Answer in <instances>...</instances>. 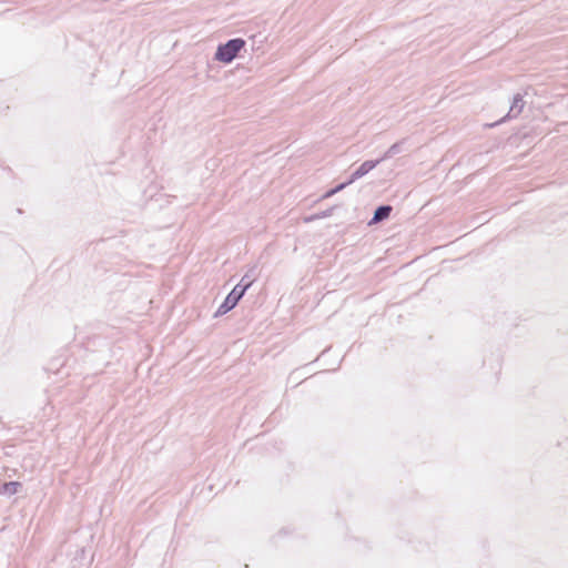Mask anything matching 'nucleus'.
<instances>
[{
    "instance_id": "1",
    "label": "nucleus",
    "mask_w": 568,
    "mask_h": 568,
    "mask_svg": "<svg viewBox=\"0 0 568 568\" xmlns=\"http://www.w3.org/2000/svg\"><path fill=\"white\" fill-rule=\"evenodd\" d=\"M257 276V266L254 265L250 267L243 275L241 281L232 288V291L226 295L224 301L221 303V305L219 306L214 314V317L222 316L232 311L245 295L246 291L256 281Z\"/></svg>"
},
{
    "instance_id": "2",
    "label": "nucleus",
    "mask_w": 568,
    "mask_h": 568,
    "mask_svg": "<svg viewBox=\"0 0 568 568\" xmlns=\"http://www.w3.org/2000/svg\"><path fill=\"white\" fill-rule=\"evenodd\" d=\"M246 41L243 38H232L224 43H220L214 53V60L224 64L231 63L240 55L245 48Z\"/></svg>"
},
{
    "instance_id": "3",
    "label": "nucleus",
    "mask_w": 568,
    "mask_h": 568,
    "mask_svg": "<svg viewBox=\"0 0 568 568\" xmlns=\"http://www.w3.org/2000/svg\"><path fill=\"white\" fill-rule=\"evenodd\" d=\"M524 105H525V101L523 99V95L519 93L515 94L507 115L505 118L500 119L499 121L489 124L488 126L494 128V126L498 125L499 123L504 122L506 118H508V119L516 118L518 114L521 113Z\"/></svg>"
},
{
    "instance_id": "4",
    "label": "nucleus",
    "mask_w": 568,
    "mask_h": 568,
    "mask_svg": "<svg viewBox=\"0 0 568 568\" xmlns=\"http://www.w3.org/2000/svg\"><path fill=\"white\" fill-rule=\"evenodd\" d=\"M381 164L379 159L364 161L348 178V182H355L356 180L365 176L372 170Z\"/></svg>"
},
{
    "instance_id": "5",
    "label": "nucleus",
    "mask_w": 568,
    "mask_h": 568,
    "mask_svg": "<svg viewBox=\"0 0 568 568\" xmlns=\"http://www.w3.org/2000/svg\"><path fill=\"white\" fill-rule=\"evenodd\" d=\"M393 212V206L390 204H381L378 205L374 212L372 219L368 221V225L379 224L387 219H389L390 213Z\"/></svg>"
},
{
    "instance_id": "6",
    "label": "nucleus",
    "mask_w": 568,
    "mask_h": 568,
    "mask_svg": "<svg viewBox=\"0 0 568 568\" xmlns=\"http://www.w3.org/2000/svg\"><path fill=\"white\" fill-rule=\"evenodd\" d=\"M22 488V483L20 481H6L0 487V495H7L12 496L19 491V489Z\"/></svg>"
},
{
    "instance_id": "7",
    "label": "nucleus",
    "mask_w": 568,
    "mask_h": 568,
    "mask_svg": "<svg viewBox=\"0 0 568 568\" xmlns=\"http://www.w3.org/2000/svg\"><path fill=\"white\" fill-rule=\"evenodd\" d=\"M405 141L406 140L404 139V140H400L396 143H394L393 145H390L387 149V151L381 158H378L381 163L384 162L385 160L390 159L394 155L400 153L403 151V144L405 143Z\"/></svg>"
},
{
    "instance_id": "8",
    "label": "nucleus",
    "mask_w": 568,
    "mask_h": 568,
    "mask_svg": "<svg viewBox=\"0 0 568 568\" xmlns=\"http://www.w3.org/2000/svg\"><path fill=\"white\" fill-rule=\"evenodd\" d=\"M336 209V205L325 210V211H321V212H317V217L321 219H325V217H328L333 214V211Z\"/></svg>"
},
{
    "instance_id": "9",
    "label": "nucleus",
    "mask_w": 568,
    "mask_h": 568,
    "mask_svg": "<svg viewBox=\"0 0 568 568\" xmlns=\"http://www.w3.org/2000/svg\"><path fill=\"white\" fill-rule=\"evenodd\" d=\"M353 182H348V179L342 183H338L337 185H335L334 187H332L334 190V192L337 194L338 192L343 191L344 189H346L348 185H351Z\"/></svg>"
},
{
    "instance_id": "10",
    "label": "nucleus",
    "mask_w": 568,
    "mask_h": 568,
    "mask_svg": "<svg viewBox=\"0 0 568 568\" xmlns=\"http://www.w3.org/2000/svg\"><path fill=\"white\" fill-rule=\"evenodd\" d=\"M335 194H336V193L334 192V190H333V189H329V190H327V191H326V192L321 196V199H322V200L329 199V197H332V196H333V195H335Z\"/></svg>"
},
{
    "instance_id": "11",
    "label": "nucleus",
    "mask_w": 568,
    "mask_h": 568,
    "mask_svg": "<svg viewBox=\"0 0 568 568\" xmlns=\"http://www.w3.org/2000/svg\"><path fill=\"white\" fill-rule=\"evenodd\" d=\"M316 220H320V217H317V213H314V214H312L310 216H305L304 217V222H306V223H310V222H313V221H316Z\"/></svg>"
},
{
    "instance_id": "12",
    "label": "nucleus",
    "mask_w": 568,
    "mask_h": 568,
    "mask_svg": "<svg viewBox=\"0 0 568 568\" xmlns=\"http://www.w3.org/2000/svg\"><path fill=\"white\" fill-rule=\"evenodd\" d=\"M316 220H320V217H317V213H314V214H312L310 216H305L304 217V222H306V223H310V222H313V221H316Z\"/></svg>"
}]
</instances>
